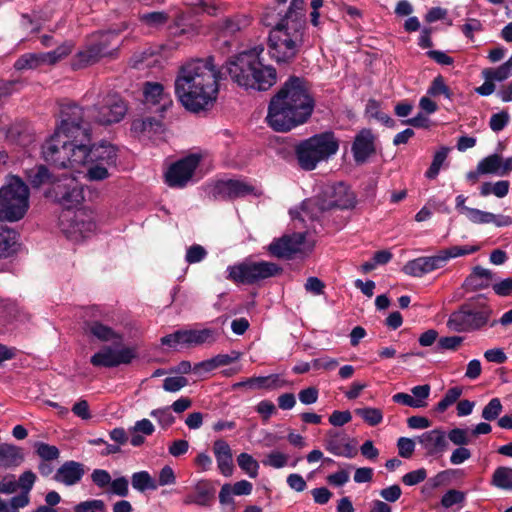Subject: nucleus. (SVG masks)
Wrapping results in <instances>:
<instances>
[{
    "mask_svg": "<svg viewBox=\"0 0 512 512\" xmlns=\"http://www.w3.org/2000/svg\"><path fill=\"white\" fill-rule=\"evenodd\" d=\"M509 188L510 182L507 180H499L496 182H484L480 186V195L482 197L494 195L498 198H503L508 194Z\"/></svg>",
    "mask_w": 512,
    "mask_h": 512,
    "instance_id": "79ce46f5",
    "label": "nucleus"
},
{
    "mask_svg": "<svg viewBox=\"0 0 512 512\" xmlns=\"http://www.w3.org/2000/svg\"><path fill=\"white\" fill-rule=\"evenodd\" d=\"M18 245V234L15 230L0 226V258L12 255Z\"/></svg>",
    "mask_w": 512,
    "mask_h": 512,
    "instance_id": "e433bc0d",
    "label": "nucleus"
},
{
    "mask_svg": "<svg viewBox=\"0 0 512 512\" xmlns=\"http://www.w3.org/2000/svg\"><path fill=\"white\" fill-rule=\"evenodd\" d=\"M91 480L99 489L105 490L110 486L112 477L105 469H94L91 473Z\"/></svg>",
    "mask_w": 512,
    "mask_h": 512,
    "instance_id": "774afa93",
    "label": "nucleus"
},
{
    "mask_svg": "<svg viewBox=\"0 0 512 512\" xmlns=\"http://www.w3.org/2000/svg\"><path fill=\"white\" fill-rule=\"evenodd\" d=\"M109 494L117 495L120 497H127L129 494V481L126 477L121 476L111 480L109 489L107 490Z\"/></svg>",
    "mask_w": 512,
    "mask_h": 512,
    "instance_id": "052dcab7",
    "label": "nucleus"
},
{
    "mask_svg": "<svg viewBox=\"0 0 512 512\" xmlns=\"http://www.w3.org/2000/svg\"><path fill=\"white\" fill-rule=\"evenodd\" d=\"M36 453L40 458L46 461L56 460L59 457V449L54 445H49L44 442H38L35 445Z\"/></svg>",
    "mask_w": 512,
    "mask_h": 512,
    "instance_id": "69168bd1",
    "label": "nucleus"
},
{
    "mask_svg": "<svg viewBox=\"0 0 512 512\" xmlns=\"http://www.w3.org/2000/svg\"><path fill=\"white\" fill-rule=\"evenodd\" d=\"M204 157L202 152H195L173 163L165 174L168 186L177 188L186 186Z\"/></svg>",
    "mask_w": 512,
    "mask_h": 512,
    "instance_id": "f8f14e48",
    "label": "nucleus"
},
{
    "mask_svg": "<svg viewBox=\"0 0 512 512\" xmlns=\"http://www.w3.org/2000/svg\"><path fill=\"white\" fill-rule=\"evenodd\" d=\"M263 48L243 51L230 59L226 64V72L231 79L245 90L264 92L270 89L277 80V71L260 60Z\"/></svg>",
    "mask_w": 512,
    "mask_h": 512,
    "instance_id": "7ed1b4c3",
    "label": "nucleus"
},
{
    "mask_svg": "<svg viewBox=\"0 0 512 512\" xmlns=\"http://www.w3.org/2000/svg\"><path fill=\"white\" fill-rule=\"evenodd\" d=\"M352 153L356 163H364L375 152V136L370 129H362L355 136Z\"/></svg>",
    "mask_w": 512,
    "mask_h": 512,
    "instance_id": "412c9836",
    "label": "nucleus"
},
{
    "mask_svg": "<svg viewBox=\"0 0 512 512\" xmlns=\"http://www.w3.org/2000/svg\"><path fill=\"white\" fill-rule=\"evenodd\" d=\"M448 148L442 147L440 150H438L432 160V163L428 170L425 173V176L429 179H434L439 174V171L444 163V161L447 158L448 155Z\"/></svg>",
    "mask_w": 512,
    "mask_h": 512,
    "instance_id": "864d4df0",
    "label": "nucleus"
},
{
    "mask_svg": "<svg viewBox=\"0 0 512 512\" xmlns=\"http://www.w3.org/2000/svg\"><path fill=\"white\" fill-rule=\"evenodd\" d=\"M60 103L61 130L69 137L67 168L80 171L90 163V125L83 121V109L70 98Z\"/></svg>",
    "mask_w": 512,
    "mask_h": 512,
    "instance_id": "f03ea898",
    "label": "nucleus"
},
{
    "mask_svg": "<svg viewBox=\"0 0 512 512\" xmlns=\"http://www.w3.org/2000/svg\"><path fill=\"white\" fill-rule=\"evenodd\" d=\"M30 498L25 495L13 496L9 501L0 497V512H19L20 508L26 507Z\"/></svg>",
    "mask_w": 512,
    "mask_h": 512,
    "instance_id": "09e8293b",
    "label": "nucleus"
},
{
    "mask_svg": "<svg viewBox=\"0 0 512 512\" xmlns=\"http://www.w3.org/2000/svg\"><path fill=\"white\" fill-rule=\"evenodd\" d=\"M137 357L135 348L122 347L115 349L111 346H104L90 358L94 367L113 368L122 364H130Z\"/></svg>",
    "mask_w": 512,
    "mask_h": 512,
    "instance_id": "2eb2a0df",
    "label": "nucleus"
},
{
    "mask_svg": "<svg viewBox=\"0 0 512 512\" xmlns=\"http://www.w3.org/2000/svg\"><path fill=\"white\" fill-rule=\"evenodd\" d=\"M279 29H285L286 31H291L296 33L303 32L305 29V18L304 13L301 11L294 12L288 11L285 13L284 17L280 20V22L276 25Z\"/></svg>",
    "mask_w": 512,
    "mask_h": 512,
    "instance_id": "4c0bfd02",
    "label": "nucleus"
},
{
    "mask_svg": "<svg viewBox=\"0 0 512 512\" xmlns=\"http://www.w3.org/2000/svg\"><path fill=\"white\" fill-rule=\"evenodd\" d=\"M30 191L18 176H11L0 187V220L16 222L24 218L29 209Z\"/></svg>",
    "mask_w": 512,
    "mask_h": 512,
    "instance_id": "0eeeda50",
    "label": "nucleus"
},
{
    "mask_svg": "<svg viewBox=\"0 0 512 512\" xmlns=\"http://www.w3.org/2000/svg\"><path fill=\"white\" fill-rule=\"evenodd\" d=\"M25 176L31 186L36 188L48 183L51 179V174L44 165H38L28 169L25 172Z\"/></svg>",
    "mask_w": 512,
    "mask_h": 512,
    "instance_id": "a18cd8bd",
    "label": "nucleus"
},
{
    "mask_svg": "<svg viewBox=\"0 0 512 512\" xmlns=\"http://www.w3.org/2000/svg\"><path fill=\"white\" fill-rule=\"evenodd\" d=\"M503 406L499 398H492L482 410V418L486 421L496 420L502 413Z\"/></svg>",
    "mask_w": 512,
    "mask_h": 512,
    "instance_id": "5fc2aeb1",
    "label": "nucleus"
},
{
    "mask_svg": "<svg viewBox=\"0 0 512 512\" xmlns=\"http://www.w3.org/2000/svg\"><path fill=\"white\" fill-rule=\"evenodd\" d=\"M492 279L493 273L491 270L476 266L465 279L463 286L466 290L477 291L489 287Z\"/></svg>",
    "mask_w": 512,
    "mask_h": 512,
    "instance_id": "473e14b6",
    "label": "nucleus"
},
{
    "mask_svg": "<svg viewBox=\"0 0 512 512\" xmlns=\"http://www.w3.org/2000/svg\"><path fill=\"white\" fill-rule=\"evenodd\" d=\"M224 73L215 65L214 56L195 58L180 66L175 79V96H216Z\"/></svg>",
    "mask_w": 512,
    "mask_h": 512,
    "instance_id": "f257e3e1",
    "label": "nucleus"
},
{
    "mask_svg": "<svg viewBox=\"0 0 512 512\" xmlns=\"http://www.w3.org/2000/svg\"><path fill=\"white\" fill-rule=\"evenodd\" d=\"M48 196L65 209L76 208L84 200L83 185L75 177L65 175L53 183Z\"/></svg>",
    "mask_w": 512,
    "mask_h": 512,
    "instance_id": "9d476101",
    "label": "nucleus"
},
{
    "mask_svg": "<svg viewBox=\"0 0 512 512\" xmlns=\"http://www.w3.org/2000/svg\"><path fill=\"white\" fill-rule=\"evenodd\" d=\"M217 98H178L181 105L196 115H205L216 103Z\"/></svg>",
    "mask_w": 512,
    "mask_h": 512,
    "instance_id": "c9c22d12",
    "label": "nucleus"
},
{
    "mask_svg": "<svg viewBox=\"0 0 512 512\" xmlns=\"http://www.w3.org/2000/svg\"><path fill=\"white\" fill-rule=\"evenodd\" d=\"M212 451L219 472L225 477H230L234 471L233 454L230 445L223 439H217L213 442Z\"/></svg>",
    "mask_w": 512,
    "mask_h": 512,
    "instance_id": "393cba45",
    "label": "nucleus"
},
{
    "mask_svg": "<svg viewBox=\"0 0 512 512\" xmlns=\"http://www.w3.org/2000/svg\"><path fill=\"white\" fill-rule=\"evenodd\" d=\"M288 459V455L280 451H272L269 454H267L266 458L262 461V463L265 466L280 469L288 464Z\"/></svg>",
    "mask_w": 512,
    "mask_h": 512,
    "instance_id": "680f3d73",
    "label": "nucleus"
},
{
    "mask_svg": "<svg viewBox=\"0 0 512 512\" xmlns=\"http://www.w3.org/2000/svg\"><path fill=\"white\" fill-rule=\"evenodd\" d=\"M282 271V267L273 262L246 260L228 266L226 278L235 283L252 285L280 275Z\"/></svg>",
    "mask_w": 512,
    "mask_h": 512,
    "instance_id": "6e6552de",
    "label": "nucleus"
},
{
    "mask_svg": "<svg viewBox=\"0 0 512 512\" xmlns=\"http://www.w3.org/2000/svg\"><path fill=\"white\" fill-rule=\"evenodd\" d=\"M132 487L139 491L156 490L158 485L148 471L135 472L131 476Z\"/></svg>",
    "mask_w": 512,
    "mask_h": 512,
    "instance_id": "37998d69",
    "label": "nucleus"
},
{
    "mask_svg": "<svg viewBox=\"0 0 512 512\" xmlns=\"http://www.w3.org/2000/svg\"><path fill=\"white\" fill-rule=\"evenodd\" d=\"M128 110L127 104L122 98H109L106 102L88 109L83 117H87L101 125H111L120 122Z\"/></svg>",
    "mask_w": 512,
    "mask_h": 512,
    "instance_id": "ddd939ff",
    "label": "nucleus"
},
{
    "mask_svg": "<svg viewBox=\"0 0 512 512\" xmlns=\"http://www.w3.org/2000/svg\"><path fill=\"white\" fill-rule=\"evenodd\" d=\"M85 474V466L73 460L64 462L54 475L55 481L66 486H73L81 481Z\"/></svg>",
    "mask_w": 512,
    "mask_h": 512,
    "instance_id": "bb28decb",
    "label": "nucleus"
},
{
    "mask_svg": "<svg viewBox=\"0 0 512 512\" xmlns=\"http://www.w3.org/2000/svg\"><path fill=\"white\" fill-rule=\"evenodd\" d=\"M355 413L370 426H377L383 421V413L378 408H358Z\"/></svg>",
    "mask_w": 512,
    "mask_h": 512,
    "instance_id": "603ef678",
    "label": "nucleus"
},
{
    "mask_svg": "<svg viewBox=\"0 0 512 512\" xmlns=\"http://www.w3.org/2000/svg\"><path fill=\"white\" fill-rule=\"evenodd\" d=\"M143 104L151 113H159L163 117V113L172 105L171 98H144Z\"/></svg>",
    "mask_w": 512,
    "mask_h": 512,
    "instance_id": "8fccbe9b",
    "label": "nucleus"
},
{
    "mask_svg": "<svg viewBox=\"0 0 512 512\" xmlns=\"http://www.w3.org/2000/svg\"><path fill=\"white\" fill-rule=\"evenodd\" d=\"M313 84L303 76L290 75L273 96H313Z\"/></svg>",
    "mask_w": 512,
    "mask_h": 512,
    "instance_id": "4be33fe9",
    "label": "nucleus"
},
{
    "mask_svg": "<svg viewBox=\"0 0 512 512\" xmlns=\"http://www.w3.org/2000/svg\"><path fill=\"white\" fill-rule=\"evenodd\" d=\"M69 137L61 130V125L56 132L42 145L44 160L58 168H67Z\"/></svg>",
    "mask_w": 512,
    "mask_h": 512,
    "instance_id": "4468645a",
    "label": "nucleus"
},
{
    "mask_svg": "<svg viewBox=\"0 0 512 512\" xmlns=\"http://www.w3.org/2000/svg\"><path fill=\"white\" fill-rule=\"evenodd\" d=\"M305 242V233H293L274 239L267 250L273 257L279 259H292L302 251Z\"/></svg>",
    "mask_w": 512,
    "mask_h": 512,
    "instance_id": "f3484780",
    "label": "nucleus"
},
{
    "mask_svg": "<svg viewBox=\"0 0 512 512\" xmlns=\"http://www.w3.org/2000/svg\"><path fill=\"white\" fill-rule=\"evenodd\" d=\"M131 132L139 139H154L164 132V124L160 118L155 117L135 119L131 124Z\"/></svg>",
    "mask_w": 512,
    "mask_h": 512,
    "instance_id": "b1692460",
    "label": "nucleus"
},
{
    "mask_svg": "<svg viewBox=\"0 0 512 512\" xmlns=\"http://www.w3.org/2000/svg\"><path fill=\"white\" fill-rule=\"evenodd\" d=\"M478 246L464 245V246H451L446 249L440 250L436 255L426 256L429 269L431 272L443 268L450 259L466 256L477 252Z\"/></svg>",
    "mask_w": 512,
    "mask_h": 512,
    "instance_id": "aec40b11",
    "label": "nucleus"
},
{
    "mask_svg": "<svg viewBox=\"0 0 512 512\" xmlns=\"http://www.w3.org/2000/svg\"><path fill=\"white\" fill-rule=\"evenodd\" d=\"M465 501V493L456 489L448 490L441 498V505L444 508H451L457 504H463Z\"/></svg>",
    "mask_w": 512,
    "mask_h": 512,
    "instance_id": "0e129e2a",
    "label": "nucleus"
},
{
    "mask_svg": "<svg viewBox=\"0 0 512 512\" xmlns=\"http://www.w3.org/2000/svg\"><path fill=\"white\" fill-rule=\"evenodd\" d=\"M36 474L32 472L31 470H27L23 472L20 476L17 482L18 488L21 489L20 495H25L26 497H29V493L32 490L35 482H36Z\"/></svg>",
    "mask_w": 512,
    "mask_h": 512,
    "instance_id": "bf43d9fd",
    "label": "nucleus"
},
{
    "mask_svg": "<svg viewBox=\"0 0 512 512\" xmlns=\"http://www.w3.org/2000/svg\"><path fill=\"white\" fill-rule=\"evenodd\" d=\"M492 312V308L481 297L471 299L449 315L446 326L456 333L475 332L488 324Z\"/></svg>",
    "mask_w": 512,
    "mask_h": 512,
    "instance_id": "39448f33",
    "label": "nucleus"
},
{
    "mask_svg": "<svg viewBox=\"0 0 512 512\" xmlns=\"http://www.w3.org/2000/svg\"><path fill=\"white\" fill-rule=\"evenodd\" d=\"M183 336L184 344L188 346L212 344L216 341L217 338L215 330L209 328L201 330H183Z\"/></svg>",
    "mask_w": 512,
    "mask_h": 512,
    "instance_id": "f704fd0d",
    "label": "nucleus"
},
{
    "mask_svg": "<svg viewBox=\"0 0 512 512\" xmlns=\"http://www.w3.org/2000/svg\"><path fill=\"white\" fill-rule=\"evenodd\" d=\"M85 177L90 181H102L109 177L108 166L89 163Z\"/></svg>",
    "mask_w": 512,
    "mask_h": 512,
    "instance_id": "13d9d810",
    "label": "nucleus"
},
{
    "mask_svg": "<svg viewBox=\"0 0 512 512\" xmlns=\"http://www.w3.org/2000/svg\"><path fill=\"white\" fill-rule=\"evenodd\" d=\"M211 498H212V494L207 489L202 487L201 485H198L196 487L195 495H188L184 499V503L186 505L197 504L200 506H206L209 504Z\"/></svg>",
    "mask_w": 512,
    "mask_h": 512,
    "instance_id": "6e6d98bb",
    "label": "nucleus"
},
{
    "mask_svg": "<svg viewBox=\"0 0 512 512\" xmlns=\"http://www.w3.org/2000/svg\"><path fill=\"white\" fill-rule=\"evenodd\" d=\"M117 160V149L114 145L101 142L90 146V163L104 166H114Z\"/></svg>",
    "mask_w": 512,
    "mask_h": 512,
    "instance_id": "c756f323",
    "label": "nucleus"
},
{
    "mask_svg": "<svg viewBox=\"0 0 512 512\" xmlns=\"http://www.w3.org/2000/svg\"><path fill=\"white\" fill-rule=\"evenodd\" d=\"M303 43V32L275 29L268 38L269 54L277 63H291Z\"/></svg>",
    "mask_w": 512,
    "mask_h": 512,
    "instance_id": "1a4fd4ad",
    "label": "nucleus"
},
{
    "mask_svg": "<svg viewBox=\"0 0 512 512\" xmlns=\"http://www.w3.org/2000/svg\"><path fill=\"white\" fill-rule=\"evenodd\" d=\"M284 385L285 381L282 380L278 374H272L269 376L247 378L244 381L234 383L232 385V388L234 390L239 389L241 387L273 390L276 388L283 387Z\"/></svg>",
    "mask_w": 512,
    "mask_h": 512,
    "instance_id": "7c9ffc66",
    "label": "nucleus"
},
{
    "mask_svg": "<svg viewBox=\"0 0 512 512\" xmlns=\"http://www.w3.org/2000/svg\"><path fill=\"white\" fill-rule=\"evenodd\" d=\"M478 164L480 172L485 175L506 176L512 171V157L503 160L501 155L497 153L483 158Z\"/></svg>",
    "mask_w": 512,
    "mask_h": 512,
    "instance_id": "cd10ccee",
    "label": "nucleus"
},
{
    "mask_svg": "<svg viewBox=\"0 0 512 512\" xmlns=\"http://www.w3.org/2000/svg\"><path fill=\"white\" fill-rule=\"evenodd\" d=\"M325 449L335 456L353 458L357 455L356 442L345 433L329 430L324 440Z\"/></svg>",
    "mask_w": 512,
    "mask_h": 512,
    "instance_id": "6ab92c4d",
    "label": "nucleus"
},
{
    "mask_svg": "<svg viewBox=\"0 0 512 512\" xmlns=\"http://www.w3.org/2000/svg\"><path fill=\"white\" fill-rule=\"evenodd\" d=\"M112 34L109 32H101L95 35L90 42L86 46V50L89 53V56L95 61L98 62L101 58L110 54V38Z\"/></svg>",
    "mask_w": 512,
    "mask_h": 512,
    "instance_id": "72a5a7b5",
    "label": "nucleus"
},
{
    "mask_svg": "<svg viewBox=\"0 0 512 512\" xmlns=\"http://www.w3.org/2000/svg\"><path fill=\"white\" fill-rule=\"evenodd\" d=\"M484 83L475 88V91L482 96H489L495 91V81L502 82L512 76V70L505 64L496 68H485L481 72Z\"/></svg>",
    "mask_w": 512,
    "mask_h": 512,
    "instance_id": "5701e85b",
    "label": "nucleus"
},
{
    "mask_svg": "<svg viewBox=\"0 0 512 512\" xmlns=\"http://www.w3.org/2000/svg\"><path fill=\"white\" fill-rule=\"evenodd\" d=\"M305 242V233H293L274 239L267 250L273 257L279 259H292L302 251Z\"/></svg>",
    "mask_w": 512,
    "mask_h": 512,
    "instance_id": "a211bd4d",
    "label": "nucleus"
},
{
    "mask_svg": "<svg viewBox=\"0 0 512 512\" xmlns=\"http://www.w3.org/2000/svg\"><path fill=\"white\" fill-rule=\"evenodd\" d=\"M237 463L240 469L250 478L258 476L259 463L248 453H241L237 457Z\"/></svg>",
    "mask_w": 512,
    "mask_h": 512,
    "instance_id": "de8ad7c7",
    "label": "nucleus"
},
{
    "mask_svg": "<svg viewBox=\"0 0 512 512\" xmlns=\"http://www.w3.org/2000/svg\"><path fill=\"white\" fill-rule=\"evenodd\" d=\"M150 416L155 418L163 429L169 428L175 422L170 407L154 409L150 412Z\"/></svg>",
    "mask_w": 512,
    "mask_h": 512,
    "instance_id": "4d7b16f0",
    "label": "nucleus"
},
{
    "mask_svg": "<svg viewBox=\"0 0 512 512\" xmlns=\"http://www.w3.org/2000/svg\"><path fill=\"white\" fill-rule=\"evenodd\" d=\"M42 65L40 53H26L14 63L16 70L35 69Z\"/></svg>",
    "mask_w": 512,
    "mask_h": 512,
    "instance_id": "3c124183",
    "label": "nucleus"
},
{
    "mask_svg": "<svg viewBox=\"0 0 512 512\" xmlns=\"http://www.w3.org/2000/svg\"><path fill=\"white\" fill-rule=\"evenodd\" d=\"M418 441L430 456L443 453L447 447L445 433L440 429L424 432L418 437Z\"/></svg>",
    "mask_w": 512,
    "mask_h": 512,
    "instance_id": "c85d7f7f",
    "label": "nucleus"
},
{
    "mask_svg": "<svg viewBox=\"0 0 512 512\" xmlns=\"http://www.w3.org/2000/svg\"><path fill=\"white\" fill-rule=\"evenodd\" d=\"M24 461L22 449L10 443L0 444V470L18 467Z\"/></svg>",
    "mask_w": 512,
    "mask_h": 512,
    "instance_id": "2f4dec72",
    "label": "nucleus"
},
{
    "mask_svg": "<svg viewBox=\"0 0 512 512\" xmlns=\"http://www.w3.org/2000/svg\"><path fill=\"white\" fill-rule=\"evenodd\" d=\"M313 108V98H271L266 121L274 131L288 132L305 123Z\"/></svg>",
    "mask_w": 512,
    "mask_h": 512,
    "instance_id": "20e7f679",
    "label": "nucleus"
},
{
    "mask_svg": "<svg viewBox=\"0 0 512 512\" xmlns=\"http://www.w3.org/2000/svg\"><path fill=\"white\" fill-rule=\"evenodd\" d=\"M248 195L258 196L257 188L250 182L237 178L218 180L209 191V197L215 201H232Z\"/></svg>",
    "mask_w": 512,
    "mask_h": 512,
    "instance_id": "9b49d317",
    "label": "nucleus"
},
{
    "mask_svg": "<svg viewBox=\"0 0 512 512\" xmlns=\"http://www.w3.org/2000/svg\"><path fill=\"white\" fill-rule=\"evenodd\" d=\"M339 142L331 131L313 135L301 141L295 148L299 166L306 170H314L318 163L336 154Z\"/></svg>",
    "mask_w": 512,
    "mask_h": 512,
    "instance_id": "423d86ee",
    "label": "nucleus"
},
{
    "mask_svg": "<svg viewBox=\"0 0 512 512\" xmlns=\"http://www.w3.org/2000/svg\"><path fill=\"white\" fill-rule=\"evenodd\" d=\"M88 331L91 335L103 342H120L122 336L111 327L102 324L99 321H93L88 325Z\"/></svg>",
    "mask_w": 512,
    "mask_h": 512,
    "instance_id": "ea45409f",
    "label": "nucleus"
},
{
    "mask_svg": "<svg viewBox=\"0 0 512 512\" xmlns=\"http://www.w3.org/2000/svg\"><path fill=\"white\" fill-rule=\"evenodd\" d=\"M365 116L369 120H376L388 127L394 126V120L380 108V103L375 99H370L366 105Z\"/></svg>",
    "mask_w": 512,
    "mask_h": 512,
    "instance_id": "a19ab883",
    "label": "nucleus"
},
{
    "mask_svg": "<svg viewBox=\"0 0 512 512\" xmlns=\"http://www.w3.org/2000/svg\"><path fill=\"white\" fill-rule=\"evenodd\" d=\"M74 512H106V506L103 500L92 499L77 504Z\"/></svg>",
    "mask_w": 512,
    "mask_h": 512,
    "instance_id": "e2e57ef3",
    "label": "nucleus"
},
{
    "mask_svg": "<svg viewBox=\"0 0 512 512\" xmlns=\"http://www.w3.org/2000/svg\"><path fill=\"white\" fill-rule=\"evenodd\" d=\"M246 25L247 20L239 15L225 17L217 21L216 34L218 39H223L225 45H230V39L234 38Z\"/></svg>",
    "mask_w": 512,
    "mask_h": 512,
    "instance_id": "a878e982",
    "label": "nucleus"
},
{
    "mask_svg": "<svg viewBox=\"0 0 512 512\" xmlns=\"http://www.w3.org/2000/svg\"><path fill=\"white\" fill-rule=\"evenodd\" d=\"M451 96L448 86L444 82V78L439 75L431 82L425 96Z\"/></svg>",
    "mask_w": 512,
    "mask_h": 512,
    "instance_id": "338daca9",
    "label": "nucleus"
},
{
    "mask_svg": "<svg viewBox=\"0 0 512 512\" xmlns=\"http://www.w3.org/2000/svg\"><path fill=\"white\" fill-rule=\"evenodd\" d=\"M402 271L412 277H422L431 273L426 256L418 257L408 261L402 268Z\"/></svg>",
    "mask_w": 512,
    "mask_h": 512,
    "instance_id": "c03bdc74",
    "label": "nucleus"
},
{
    "mask_svg": "<svg viewBox=\"0 0 512 512\" xmlns=\"http://www.w3.org/2000/svg\"><path fill=\"white\" fill-rule=\"evenodd\" d=\"M463 393V388L454 386L449 388L443 398L437 403L435 410L439 413L445 412L450 406L455 404Z\"/></svg>",
    "mask_w": 512,
    "mask_h": 512,
    "instance_id": "49530a36",
    "label": "nucleus"
},
{
    "mask_svg": "<svg viewBox=\"0 0 512 512\" xmlns=\"http://www.w3.org/2000/svg\"><path fill=\"white\" fill-rule=\"evenodd\" d=\"M490 484L500 490L512 492V467H497L491 476Z\"/></svg>",
    "mask_w": 512,
    "mask_h": 512,
    "instance_id": "58836bf2",
    "label": "nucleus"
},
{
    "mask_svg": "<svg viewBox=\"0 0 512 512\" xmlns=\"http://www.w3.org/2000/svg\"><path fill=\"white\" fill-rule=\"evenodd\" d=\"M325 199L318 200L316 206L320 210H328L333 208L349 209L355 205L354 193L349 187L339 182L326 189L324 192Z\"/></svg>",
    "mask_w": 512,
    "mask_h": 512,
    "instance_id": "dca6fc26",
    "label": "nucleus"
}]
</instances>
